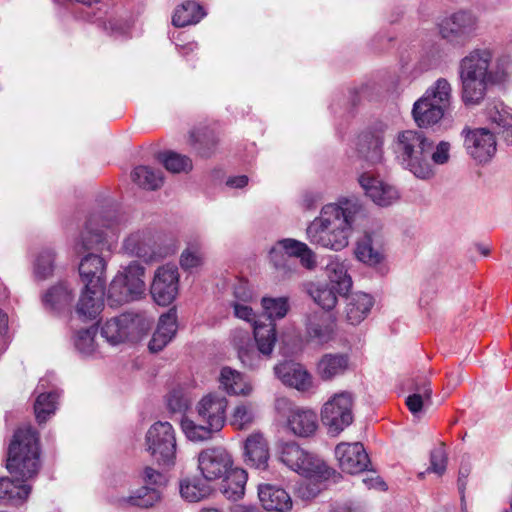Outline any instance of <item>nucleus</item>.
I'll use <instances>...</instances> for the list:
<instances>
[{
  "instance_id": "63",
  "label": "nucleus",
  "mask_w": 512,
  "mask_h": 512,
  "mask_svg": "<svg viewBox=\"0 0 512 512\" xmlns=\"http://www.w3.org/2000/svg\"><path fill=\"white\" fill-rule=\"evenodd\" d=\"M305 293L314 301L316 305L320 303V285L315 282H305L302 284Z\"/></svg>"
},
{
  "instance_id": "40",
  "label": "nucleus",
  "mask_w": 512,
  "mask_h": 512,
  "mask_svg": "<svg viewBox=\"0 0 512 512\" xmlns=\"http://www.w3.org/2000/svg\"><path fill=\"white\" fill-rule=\"evenodd\" d=\"M132 181L139 187L146 190H157L163 185L161 171L154 170L148 166H137L131 172Z\"/></svg>"
},
{
  "instance_id": "5",
  "label": "nucleus",
  "mask_w": 512,
  "mask_h": 512,
  "mask_svg": "<svg viewBox=\"0 0 512 512\" xmlns=\"http://www.w3.org/2000/svg\"><path fill=\"white\" fill-rule=\"evenodd\" d=\"M452 100V85L443 77L430 85L413 104L412 117L420 128L437 124L449 108Z\"/></svg>"
},
{
  "instance_id": "51",
  "label": "nucleus",
  "mask_w": 512,
  "mask_h": 512,
  "mask_svg": "<svg viewBox=\"0 0 512 512\" xmlns=\"http://www.w3.org/2000/svg\"><path fill=\"white\" fill-rule=\"evenodd\" d=\"M96 331L94 327L78 331L74 343L79 352L90 354L94 351Z\"/></svg>"
},
{
  "instance_id": "30",
  "label": "nucleus",
  "mask_w": 512,
  "mask_h": 512,
  "mask_svg": "<svg viewBox=\"0 0 512 512\" xmlns=\"http://www.w3.org/2000/svg\"><path fill=\"white\" fill-rule=\"evenodd\" d=\"M189 141L200 157L208 158L216 150L218 134L214 128L200 125L190 132Z\"/></svg>"
},
{
  "instance_id": "35",
  "label": "nucleus",
  "mask_w": 512,
  "mask_h": 512,
  "mask_svg": "<svg viewBox=\"0 0 512 512\" xmlns=\"http://www.w3.org/2000/svg\"><path fill=\"white\" fill-rule=\"evenodd\" d=\"M219 382L221 387L230 395L246 396L252 391L251 385L244 380L243 375L230 367L221 369Z\"/></svg>"
},
{
  "instance_id": "8",
  "label": "nucleus",
  "mask_w": 512,
  "mask_h": 512,
  "mask_svg": "<svg viewBox=\"0 0 512 512\" xmlns=\"http://www.w3.org/2000/svg\"><path fill=\"white\" fill-rule=\"evenodd\" d=\"M262 307L269 322H255L254 338L258 352L265 357H270L277 340L274 320L284 318L290 309V305L287 297H264L262 299Z\"/></svg>"
},
{
  "instance_id": "57",
  "label": "nucleus",
  "mask_w": 512,
  "mask_h": 512,
  "mask_svg": "<svg viewBox=\"0 0 512 512\" xmlns=\"http://www.w3.org/2000/svg\"><path fill=\"white\" fill-rule=\"evenodd\" d=\"M304 324L306 333L310 338H318L320 336V315L317 310L305 314Z\"/></svg>"
},
{
  "instance_id": "28",
  "label": "nucleus",
  "mask_w": 512,
  "mask_h": 512,
  "mask_svg": "<svg viewBox=\"0 0 512 512\" xmlns=\"http://www.w3.org/2000/svg\"><path fill=\"white\" fill-rule=\"evenodd\" d=\"M177 331V314L174 309L160 316L157 328L149 342L151 352L161 351L175 336Z\"/></svg>"
},
{
  "instance_id": "23",
  "label": "nucleus",
  "mask_w": 512,
  "mask_h": 512,
  "mask_svg": "<svg viewBox=\"0 0 512 512\" xmlns=\"http://www.w3.org/2000/svg\"><path fill=\"white\" fill-rule=\"evenodd\" d=\"M123 248L128 254L141 258L145 262H152L160 257L155 250L154 236L148 230L130 234L124 240Z\"/></svg>"
},
{
  "instance_id": "34",
  "label": "nucleus",
  "mask_w": 512,
  "mask_h": 512,
  "mask_svg": "<svg viewBox=\"0 0 512 512\" xmlns=\"http://www.w3.org/2000/svg\"><path fill=\"white\" fill-rule=\"evenodd\" d=\"M247 472L241 468H234L223 478L221 492L231 501L241 499L245 494V485L247 483Z\"/></svg>"
},
{
  "instance_id": "64",
  "label": "nucleus",
  "mask_w": 512,
  "mask_h": 512,
  "mask_svg": "<svg viewBox=\"0 0 512 512\" xmlns=\"http://www.w3.org/2000/svg\"><path fill=\"white\" fill-rule=\"evenodd\" d=\"M328 319H329V323L325 327L322 326V334H321L322 342L331 340L336 332L335 315L332 313L329 314Z\"/></svg>"
},
{
  "instance_id": "59",
  "label": "nucleus",
  "mask_w": 512,
  "mask_h": 512,
  "mask_svg": "<svg viewBox=\"0 0 512 512\" xmlns=\"http://www.w3.org/2000/svg\"><path fill=\"white\" fill-rule=\"evenodd\" d=\"M232 306L234 308V314L236 317L248 322H257L255 320V314L252 308L247 306L246 303L233 302Z\"/></svg>"
},
{
  "instance_id": "38",
  "label": "nucleus",
  "mask_w": 512,
  "mask_h": 512,
  "mask_svg": "<svg viewBox=\"0 0 512 512\" xmlns=\"http://www.w3.org/2000/svg\"><path fill=\"white\" fill-rule=\"evenodd\" d=\"M349 356L345 353H327L322 356V380L343 375L349 368Z\"/></svg>"
},
{
  "instance_id": "18",
  "label": "nucleus",
  "mask_w": 512,
  "mask_h": 512,
  "mask_svg": "<svg viewBox=\"0 0 512 512\" xmlns=\"http://www.w3.org/2000/svg\"><path fill=\"white\" fill-rule=\"evenodd\" d=\"M227 399L217 393L204 396L197 404L198 417L205 424L220 431L226 422Z\"/></svg>"
},
{
  "instance_id": "2",
  "label": "nucleus",
  "mask_w": 512,
  "mask_h": 512,
  "mask_svg": "<svg viewBox=\"0 0 512 512\" xmlns=\"http://www.w3.org/2000/svg\"><path fill=\"white\" fill-rule=\"evenodd\" d=\"M362 204L355 196L340 197L337 202L322 207V246L341 250L349 243L352 225L362 211Z\"/></svg>"
},
{
  "instance_id": "25",
  "label": "nucleus",
  "mask_w": 512,
  "mask_h": 512,
  "mask_svg": "<svg viewBox=\"0 0 512 512\" xmlns=\"http://www.w3.org/2000/svg\"><path fill=\"white\" fill-rule=\"evenodd\" d=\"M106 262L97 255L90 253L82 258L79 274L85 287H104Z\"/></svg>"
},
{
  "instance_id": "19",
  "label": "nucleus",
  "mask_w": 512,
  "mask_h": 512,
  "mask_svg": "<svg viewBox=\"0 0 512 512\" xmlns=\"http://www.w3.org/2000/svg\"><path fill=\"white\" fill-rule=\"evenodd\" d=\"M335 456L341 469L350 474H357L367 469L370 460L362 443H339L335 447Z\"/></svg>"
},
{
  "instance_id": "52",
  "label": "nucleus",
  "mask_w": 512,
  "mask_h": 512,
  "mask_svg": "<svg viewBox=\"0 0 512 512\" xmlns=\"http://www.w3.org/2000/svg\"><path fill=\"white\" fill-rule=\"evenodd\" d=\"M168 409L173 413H181L186 411L190 406V398L183 389H173L167 397Z\"/></svg>"
},
{
  "instance_id": "44",
  "label": "nucleus",
  "mask_w": 512,
  "mask_h": 512,
  "mask_svg": "<svg viewBox=\"0 0 512 512\" xmlns=\"http://www.w3.org/2000/svg\"><path fill=\"white\" fill-rule=\"evenodd\" d=\"M204 263L202 245L198 242L189 243L180 256V266L186 271L199 268Z\"/></svg>"
},
{
  "instance_id": "26",
  "label": "nucleus",
  "mask_w": 512,
  "mask_h": 512,
  "mask_svg": "<svg viewBox=\"0 0 512 512\" xmlns=\"http://www.w3.org/2000/svg\"><path fill=\"white\" fill-rule=\"evenodd\" d=\"M258 496L267 511L288 512L292 509V499L281 487L272 484L259 485Z\"/></svg>"
},
{
  "instance_id": "55",
  "label": "nucleus",
  "mask_w": 512,
  "mask_h": 512,
  "mask_svg": "<svg viewBox=\"0 0 512 512\" xmlns=\"http://www.w3.org/2000/svg\"><path fill=\"white\" fill-rule=\"evenodd\" d=\"M441 62V50L438 47H432L422 55L419 63L422 70H430L438 67Z\"/></svg>"
},
{
  "instance_id": "42",
  "label": "nucleus",
  "mask_w": 512,
  "mask_h": 512,
  "mask_svg": "<svg viewBox=\"0 0 512 512\" xmlns=\"http://www.w3.org/2000/svg\"><path fill=\"white\" fill-rule=\"evenodd\" d=\"M58 393L40 392L34 403V412L38 423H44L57 409Z\"/></svg>"
},
{
  "instance_id": "48",
  "label": "nucleus",
  "mask_w": 512,
  "mask_h": 512,
  "mask_svg": "<svg viewBox=\"0 0 512 512\" xmlns=\"http://www.w3.org/2000/svg\"><path fill=\"white\" fill-rule=\"evenodd\" d=\"M164 167L172 173L188 172L192 169L189 157L176 152H166L159 156Z\"/></svg>"
},
{
  "instance_id": "61",
  "label": "nucleus",
  "mask_w": 512,
  "mask_h": 512,
  "mask_svg": "<svg viewBox=\"0 0 512 512\" xmlns=\"http://www.w3.org/2000/svg\"><path fill=\"white\" fill-rule=\"evenodd\" d=\"M233 294L237 300L236 302L239 303H248L252 298V292L247 283L244 282H240L235 285Z\"/></svg>"
},
{
  "instance_id": "53",
  "label": "nucleus",
  "mask_w": 512,
  "mask_h": 512,
  "mask_svg": "<svg viewBox=\"0 0 512 512\" xmlns=\"http://www.w3.org/2000/svg\"><path fill=\"white\" fill-rule=\"evenodd\" d=\"M447 467V454L443 446H439L431 451L430 454V467L428 472L442 475L446 471Z\"/></svg>"
},
{
  "instance_id": "37",
  "label": "nucleus",
  "mask_w": 512,
  "mask_h": 512,
  "mask_svg": "<svg viewBox=\"0 0 512 512\" xmlns=\"http://www.w3.org/2000/svg\"><path fill=\"white\" fill-rule=\"evenodd\" d=\"M31 492V486L14 478L0 479V501L18 504L25 501Z\"/></svg>"
},
{
  "instance_id": "62",
  "label": "nucleus",
  "mask_w": 512,
  "mask_h": 512,
  "mask_svg": "<svg viewBox=\"0 0 512 512\" xmlns=\"http://www.w3.org/2000/svg\"><path fill=\"white\" fill-rule=\"evenodd\" d=\"M362 482L368 489H376L380 491H386V483L375 473L367 475L363 478Z\"/></svg>"
},
{
  "instance_id": "4",
  "label": "nucleus",
  "mask_w": 512,
  "mask_h": 512,
  "mask_svg": "<svg viewBox=\"0 0 512 512\" xmlns=\"http://www.w3.org/2000/svg\"><path fill=\"white\" fill-rule=\"evenodd\" d=\"M39 434L31 427L15 431L7 452L6 468L19 482L37 476L41 468Z\"/></svg>"
},
{
  "instance_id": "31",
  "label": "nucleus",
  "mask_w": 512,
  "mask_h": 512,
  "mask_svg": "<svg viewBox=\"0 0 512 512\" xmlns=\"http://www.w3.org/2000/svg\"><path fill=\"white\" fill-rule=\"evenodd\" d=\"M103 288L85 287L76 306L77 314L84 319H95L103 308Z\"/></svg>"
},
{
  "instance_id": "46",
  "label": "nucleus",
  "mask_w": 512,
  "mask_h": 512,
  "mask_svg": "<svg viewBox=\"0 0 512 512\" xmlns=\"http://www.w3.org/2000/svg\"><path fill=\"white\" fill-rule=\"evenodd\" d=\"M255 420V411L251 403L237 405L231 414L230 424L238 430L247 429Z\"/></svg>"
},
{
  "instance_id": "50",
  "label": "nucleus",
  "mask_w": 512,
  "mask_h": 512,
  "mask_svg": "<svg viewBox=\"0 0 512 512\" xmlns=\"http://www.w3.org/2000/svg\"><path fill=\"white\" fill-rule=\"evenodd\" d=\"M181 427L188 439L192 441H204L212 437L215 429L207 425H198L190 419H182Z\"/></svg>"
},
{
  "instance_id": "9",
  "label": "nucleus",
  "mask_w": 512,
  "mask_h": 512,
  "mask_svg": "<svg viewBox=\"0 0 512 512\" xmlns=\"http://www.w3.org/2000/svg\"><path fill=\"white\" fill-rule=\"evenodd\" d=\"M327 281L322 288V311L335 308L338 297H345L352 288V279L347 265L338 256H329L325 265Z\"/></svg>"
},
{
  "instance_id": "54",
  "label": "nucleus",
  "mask_w": 512,
  "mask_h": 512,
  "mask_svg": "<svg viewBox=\"0 0 512 512\" xmlns=\"http://www.w3.org/2000/svg\"><path fill=\"white\" fill-rule=\"evenodd\" d=\"M450 158V144L446 141L439 142L436 147L433 146L430 154V162L434 165H443Z\"/></svg>"
},
{
  "instance_id": "47",
  "label": "nucleus",
  "mask_w": 512,
  "mask_h": 512,
  "mask_svg": "<svg viewBox=\"0 0 512 512\" xmlns=\"http://www.w3.org/2000/svg\"><path fill=\"white\" fill-rule=\"evenodd\" d=\"M431 388L429 382L424 379L414 387V393L406 399V405L410 412L414 415L422 410L425 400H429L431 396Z\"/></svg>"
},
{
  "instance_id": "16",
  "label": "nucleus",
  "mask_w": 512,
  "mask_h": 512,
  "mask_svg": "<svg viewBox=\"0 0 512 512\" xmlns=\"http://www.w3.org/2000/svg\"><path fill=\"white\" fill-rule=\"evenodd\" d=\"M359 184L365 195L380 207H388L396 203L400 194L393 185L383 181L372 172H364L359 176Z\"/></svg>"
},
{
  "instance_id": "15",
  "label": "nucleus",
  "mask_w": 512,
  "mask_h": 512,
  "mask_svg": "<svg viewBox=\"0 0 512 512\" xmlns=\"http://www.w3.org/2000/svg\"><path fill=\"white\" fill-rule=\"evenodd\" d=\"M462 135L467 153L477 162H488L494 156L496 140L494 134L487 128H465Z\"/></svg>"
},
{
  "instance_id": "33",
  "label": "nucleus",
  "mask_w": 512,
  "mask_h": 512,
  "mask_svg": "<svg viewBox=\"0 0 512 512\" xmlns=\"http://www.w3.org/2000/svg\"><path fill=\"white\" fill-rule=\"evenodd\" d=\"M288 425L295 435L308 437L318 428L317 415L312 410L296 409L291 413Z\"/></svg>"
},
{
  "instance_id": "3",
  "label": "nucleus",
  "mask_w": 512,
  "mask_h": 512,
  "mask_svg": "<svg viewBox=\"0 0 512 512\" xmlns=\"http://www.w3.org/2000/svg\"><path fill=\"white\" fill-rule=\"evenodd\" d=\"M433 142L422 131L403 130L397 133L392 143L396 162L421 180L431 179L435 169L430 162Z\"/></svg>"
},
{
  "instance_id": "22",
  "label": "nucleus",
  "mask_w": 512,
  "mask_h": 512,
  "mask_svg": "<svg viewBox=\"0 0 512 512\" xmlns=\"http://www.w3.org/2000/svg\"><path fill=\"white\" fill-rule=\"evenodd\" d=\"M276 377L286 386L305 392L312 387V376L299 363L284 361L274 367Z\"/></svg>"
},
{
  "instance_id": "21",
  "label": "nucleus",
  "mask_w": 512,
  "mask_h": 512,
  "mask_svg": "<svg viewBox=\"0 0 512 512\" xmlns=\"http://www.w3.org/2000/svg\"><path fill=\"white\" fill-rule=\"evenodd\" d=\"M301 466L303 470H294L304 477L298 487V495L304 500H311L320 493V459L316 454L305 451V459Z\"/></svg>"
},
{
  "instance_id": "41",
  "label": "nucleus",
  "mask_w": 512,
  "mask_h": 512,
  "mask_svg": "<svg viewBox=\"0 0 512 512\" xmlns=\"http://www.w3.org/2000/svg\"><path fill=\"white\" fill-rule=\"evenodd\" d=\"M354 253L359 261L371 266L380 263L383 257L382 253L374 248L372 237L369 234H365L357 241Z\"/></svg>"
},
{
  "instance_id": "60",
  "label": "nucleus",
  "mask_w": 512,
  "mask_h": 512,
  "mask_svg": "<svg viewBox=\"0 0 512 512\" xmlns=\"http://www.w3.org/2000/svg\"><path fill=\"white\" fill-rule=\"evenodd\" d=\"M143 479L147 485H162L165 481L163 474L152 467H145Z\"/></svg>"
},
{
  "instance_id": "45",
  "label": "nucleus",
  "mask_w": 512,
  "mask_h": 512,
  "mask_svg": "<svg viewBox=\"0 0 512 512\" xmlns=\"http://www.w3.org/2000/svg\"><path fill=\"white\" fill-rule=\"evenodd\" d=\"M55 253L52 249H43L34 262V275L38 280H46L54 272Z\"/></svg>"
},
{
  "instance_id": "29",
  "label": "nucleus",
  "mask_w": 512,
  "mask_h": 512,
  "mask_svg": "<svg viewBox=\"0 0 512 512\" xmlns=\"http://www.w3.org/2000/svg\"><path fill=\"white\" fill-rule=\"evenodd\" d=\"M346 297V321L351 325L360 324L370 313L374 299L364 292H356Z\"/></svg>"
},
{
  "instance_id": "14",
  "label": "nucleus",
  "mask_w": 512,
  "mask_h": 512,
  "mask_svg": "<svg viewBox=\"0 0 512 512\" xmlns=\"http://www.w3.org/2000/svg\"><path fill=\"white\" fill-rule=\"evenodd\" d=\"M324 415L328 433L331 436H337L353 421L351 395L346 392L336 394L324 404Z\"/></svg>"
},
{
  "instance_id": "11",
  "label": "nucleus",
  "mask_w": 512,
  "mask_h": 512,
  "mask_svg": "<svg viewBox=\"0 0 512 512\" xmlns=\"http://www.w3.org/2000/svg\"><path fill=\"white\" fill-rule=\"evenodd\" d=\"M477 18L468 11H459L442 20L439 32L443 39L456 46L466 45L475 35Z\"/></svg>"
},
{
  "instance_id": "56",
  "label": "nucleus",
  "mask_w": 512,
  "mask_h": 512,
  "mask_svg": "<svg viewBox=\"0 0 512 512\" xmlns=\"http://www.w3.org/2000/svg\"><path fill=\"white\" fill-rule=\"evenodd\" d=\"M238 357L242 364L250 369L258 368L261 364V357L252 347H240Z\"/></svg>"
},
{
  "instance_id": "36",
  "label": "nucleus",
  "mask_w": 512,
  "mask_h": 512,
  "mask_svg": "<svg viewBox=\"0 0 512 512\" xmlns=\"http://www.w3.org/2000/svg\"><path fill=\"white\" fill-rule=\"evenodd\" d=\"M205 15L206 13L199 3L186 1L175 9L172 24L176 27L197 24Z\"/></svg>"
},
{
  "instance_id": "10",
  "label": "nucleus",
  "mask_w": 512,
  "mask_h": 512,
  "mask_svg": "<svg viewBox=\"0 0 512 512\" xmlns=\"http://www.w3.org/2000/svg\"><path fill=\"white\" fill-rule=\"evenodd\" d=\"M146 450L159 465L171 466L176 458L175 431L169 422H155L145 436Z\"/></svg>"
},
{
  "instance_id": "58",
  "label": "nucleus",
  "mask_w": 512,
  "mask_h": 512,
  "mask_svg": "<svg viewBox=\"0 0 512 512\" xmlns=\"http://www.w3.org/2000/svg\"><path fill=\"white\" fill-rule=\"evenodd\" d=\"M369 144L371 150L366 155V158L372 163L380 162L382 159L383 140L379 136H373Z\"/></svg>"
},
{
  "instance_id": "1",
  "label": "nucleus",
  "mask_w": 512,
  "mask_h": 512,
  "mask_svg": "<svg viewBox=\"0 0 512 512\" xmlns=\"http://www.w3.org/2000/svg\"><path fill=\"white\" fill-rule=\"evenodd\" d=\"M461 99L466 106L479 105L486 97L488 88L506 80L504 62L495 57L489 47L470 50L458 64Z\"/></svg>"
},
{
  "instance_id": "43",
  "label": "nucleus",
  "mask_w": 512,
  "mask_h": 512,
  "mask_svg": "<svg viewBox=\"0 0 512 512\" xmlns=\"http://www.w3.org/2000/svg\"><path fill=\"white\" fill-rule=\"evenodd\" d=\"M303 459H305V450L295 442H286L282 444L280 450V460L291 470H303Z\"/></svg>"
},
{
  "instance_id": "27",
  "label": "nucleus",
  "mask_w": 512,
  "mask_h": 512,
  "mask_svg": "<svg viewBox=\"0 0 512 512\" xmlns=\"http://www.w3.org/2000/svg\"><path fill=\"white\" fill-rule=\"evenodd\" d=\"M486 114L491 124L496 125L497 133L512 145V110L501 101L488 104Z\"/></svg>"
},
{
  "instance_id": "13",
  "label": "nucleus",
  "mask_w": 512,
  "mask_h": 512,
  "mask_svg": "<svg viewBox=\"0 0 512 512\" xmlns=\"http://www.w3.org/2000/svg\"><path fill=\"white\" fill-rule=\"evenodd\" d=\"M232 466L231 455L222 447L208 448L198 455V468L206 481L226 477L234 469Z\"/></svg>"
},
{
  "instance_id": "32",
  "label": "nucleus",
  "mask_w": 512,
  "mask_h": 512,
  "mask_svg": "<svg viewBox=\"0 0 512 512\" xmlns=\"http://www.w3.org/2000/svg\"><path fill=\"white\" fill-rule=\"evenodd\" d=\"M72 300V290L65 283L52 286L42 296L45 309L54 312H61L69 308Z\"/></svg>"
},
{
  "instance_id": "39",
  "label": "nucleus",
  "mask_w": 512,
  "mask_h": 512,
  "mask_svg": "<svg viewBox=\"0 0 512 512\" xmlns=\"http://www.w3.org/2000/svg\"><path fill=\"white\" fill-rule=\"evenodd\" d=\"M212 487L203 479L193 477L180 482V494L188 502H198L207 498Z\"/></svg>"
},
{
  "instance_id": "24",
  "label": "nucleus",
  "mask_w": 512,
  "mask_h": 512,
  "mask_svg": "<svg viewBox=\"0 0 512 512\" xmlns=\"http://www.w3.org/2000/svg\"><path fill=\"white\" fill-rule=\"evenodd\" d=\"M243 450L246 465L256 469H265L268 466L269 446L261 432L250 434L244 441Z\"/></svg>"
},
{
  "instance_id": "6",
  "label": "nucleus",
  "mask_w": 512,
  "mask_h": 512,
  "mask_svg": "<svg viewBox=\"0 0 512 512\" xmlns=\"http://www.w3.org/2000/svg\"><path fill=\"white\" fill-rule=\"evenodd\" d=\"M294 258H299L301 265L309 270L316 267V255L305 243L296 239H280L269 251L270 262L283 278H289L296 272Z\"/></svg>"
},
{
  "instance_id": "7",
  "label": "nucleus",
  "mask_w": 512,
  "mask_h": 512,
  "mask_svg": "<svg viewBox=\"0 0 512 512\" xmlns=\"http://www.w3.org/2000/svg\"><path fill=\"white\" fill-rule=\"evenodd\" d=\"M144 272L145 268L137 262H131L119 272L109 285L108 305L118 307L141 298L145 292Z\"/></svg>"
},
{
  "instance_id": "17",
  "label": "nucleus",
  "mask_w": 512,
  "mask_h": 512,
  "mask_svg": "<svg viewBox=\"0 0 512 512\" xmlns=\"http://www.w3.org/2000/svg\"><path fill=\"white\" fill-rule=\"evenodd\" d=\"M140 319L137 315L124 313L106 321L101 329L102 336L111 344H119L135 338Z\"/></svg>"
},
{
  "instance_id": "12",
  "label": "nucleus",
  "mask_w": 512,
  "mask_h": 512,
  "mask_svg": "<svg viewBox=\"0 0 512 512\" xmlns=\"http://www.w3.org/2000/svg\"><path fill=\"white\" fill-rule=\"evenodd\" d=\"M179 290V272L174 264L159 267L154 274L150 293L154 301L161 306L171 304Z\"/></svg>"
},
{
  "instance_id": "49",
  "label": "nucleus",
  "mask_w": 512,
  "mask_h": 512,
  "mask_svg": "<svg viewBox=\"0 0 512 512\" xmlns=\"http://www.w3.org/2000/svg\"><path fill=\"white\" fill-rule=\"evenodd\" d=\"M160 498L159 491L156 488L143 486L133 495L129 496L127 502L132 506L140 508L152 507Z\"/></svg>"
},
{
  "instance_id": "20",
  "label": "nucleus",
  "mask_w": 512,
  "mask_h": 512,
  "mask_svg": "<svg viewBox=\"0 0 512 512\" xmlns=\"http://www.w3.org/2000/svg\"><path fill=\"white\" fill-rule=\"evenodd\" d=\"M116 217L111 215H92L86 222L81 234V246L84 250H102L106 245V234L103 228L112 229Z\"/></svg>"
}]
</instances>
